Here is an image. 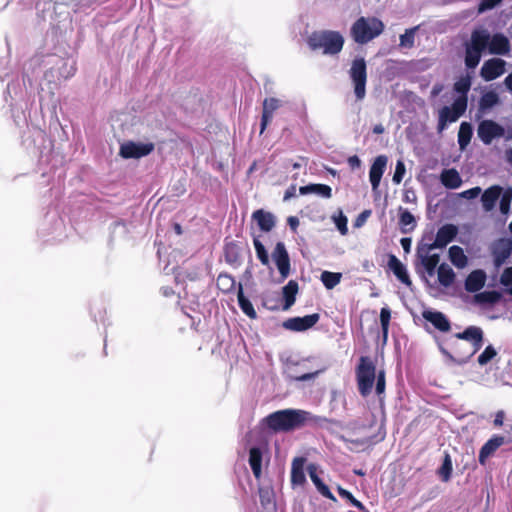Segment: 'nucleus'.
Here are the masks:
<instances>
[{
	"label": "nucleus",
	"mask_w": 512,
	"mask_h": 512,
	"mask_svg": "<svg viewBox=\"0 0 512 512\" xmlns=\"http://www.w3.org/2000/svg\"><path fill=\"white\" fill-rule=\"evenodd\" d=\"M483 343V330L478 326H468L462 332L454 334L451 343L453 352H450L443 344H439V349L453 362L465 364L482 348Z\"/></svg>",
	"instance_id": "obj_1"
},
{
	"label": "nucleus",
	"mask_w": 512,
	"mask_h": 512,
	"mask_svg": "<svg viewBox=\"0 0 512 512\" xmlns=\"http://www.w3.org/2000/svg\"><path fill=\"white\" fill-rule=\"evenodd\" d=\"M310 416L309 412L296 409L275 411L264 418L266 426L275 432H288L302 427Z\"/></svg>",
	"instance_id": "obj_2"
},
{
	"label": "nucleus",
	"mask_w": 512,
	"mask_h": 512,
	"mask_svg": "<svg viewBox=\"0 0 512 512\" xmlns=\"http://www.w3.org/2000/svg\"><path fill=\"white\" fill-rule=\"evenodd\" d=\"M307 44L313 51L322 49L325 55H336L343 49L344 38L338 31H314L308 37Z\"/></svg>",
	"instance_id": "obj_3"
},
{
	"label": "nucleus",
	"mask_w": 512,
	"mask_h": 512,
	"mask_svg": "<svg viewBox=\"0 0 512 512\" xmlns=\"http://www.w3.org/2000/svg\"><path fill=\"white\" fill-rule=\"evenodd\" d=\"M426 239L431 240V236H423L417 244L414 268L416 273L428 282L426 274L429 277H433L435 275L436 268L440 262V255L437 253H431L434 249H428V246H426Z\"/></svg>",
	"instance_id": "obj_4"
},
{
	"label": "nucleus",
	"mask_w": 512,
	"mask_h": 512,
	"mask_svg": "<svg viewBox=\"0 0 512 512\" xmlns=\"http://www.w3.org/2000/svg\"><path fill=\"white\" fill-rule=\"evenodd\" d=\"M384 30V24L376 17H360L351 27V36L358 44H366L378 37Z\"/></svg>",
	"instance_id": "obj_5"
},
{
	"label": "nucleus",
	"mask_w": 512,
	"mask_h": 512,
	"mask_svg": "<svg viewBox=\"0 0 512 512\" xmlns=\"http://www.w3.org/2000/svg\"><path fill=\"white\" fill-rule=\"evenodd\" d=\"M376 377V367L367 356L360 358L356 368V379L361 396L366 397L372 392Z\"/></svg>",
	"instance_id": "obj_6"
},
{
	"label": "nucleus",
	"mask_w": 512,
	"mask_h": 512,
	"mask_svg": "<svg viewBox=\"0 0 512 512\" xmlns=\"http://www.w3.org/2000/svg\"><path fill=\"white\" fill-rule=\"evenodd\" d=\"M466 103L463 99H454L451 106H444L439 110L437 132L443 133L449 124L456 122L465 112Z\"/></svg>",
	"instance_id": "obj_7"
},
{
	"label": "nucleus",
	"mask_w": 512,
	"mask_h": 512,
	"mask_svg": "<svg viewBox=\"0 0 512 512\" xmlns=\"http://www.w3.org/2000/svg\"><path fill=\"white\" fill-rule=\"evenodd\" d=\"M349 76L354 85V93L358 100L366 95L367 65L364 58H355L349 70Z\"/></svg>",
	"instance_id": "obj_8"
},
{
	"label": "nucleus",
	"mask_w": 512,
	"mask_h": 512,
	"mask_svg": "<svg viewBox=\"0 0 512 512\" xmlns=\"http://www.w3.org/2000/svg\"><path fill=\"white\" fill-rule=\"evenodd\" d=\"M154 149L152 142L126 141L120 145L119 155L124 159H140L151 154Z\"/></svg>",
	"instance_id": "obj_9"
},
{
	"label": "nucleus",
	"mask_w": 512,
	"mask_h": 512,
	"mask_svg": "<svg viewBox=\"0 0 512 512\" xmlns=\"http://www.w3.org/2000/svg\"><path fill=\"white\" fill-rule=\"evenodd\" d=\"M477 135L483 144L490 145L494 139L504 137L505 128L494 120L484 119L478 124Z\"/></svg>",
	"instance_id": "obj_10"
},
{
	"label": "nucleus",
	"mask_w": 512,
	"mask_h": 512,
	"mask_svg": "<svg viewBox=\"0 0 512 512\" xmlns=\"http://www.w3.org/2000/svg\"><path fill=\"white\" fill-rule=\"evenodd\" d=\"M490 252L493 257V264L495 268L499 269L511 256L512 239L499 238L495 240L490 246Z\"/></svg>",
	"instance_id": "obj_11"
},
{
	"label": "nucleus",
	"mask_w": 512,
	"mask_h": 512,
	"mask_svg": "<svg viewBox=\"0 0 512 512\" xmlns=\"http://www.w3.org/2000/svg\"><path fill=\"white\" fill-rule=\"evenodd\" d=\"M458 231L456 225L444 224L438 229L435 239L432 242H426V246L428 249H443L456 238Z\"/></svg>",
	"instance_id": "obj_12"
},
{
	"label": "nucleus",
	"mask_w": 512,
	"mask_h": 512,
	"mask_svg": "<svg viewBox=\"0 0 512 512\" xmlns=\"http://www.w3.org/2000/svg\"><path fill=\"white\" fill-rule=\"evenodd\" d=\"M299 368L303 370L304 363L289 361L286 364V368L284 371L286 379L296 382H306L315 379L320 373L325 371V368H322L314 372L300 373Z\"/></svg>",
	"instance_id": "obj_13"
},
{
	"label": "nucleus",
	"mask_w": 512,
	"mask_h": 512,
	"mask_svg": "<svg viewBox=\"0 0 512 512\" xmlns=\"http://www.w3.org/2000/svg\"><path fill=\"white\" fill-rule=\"evenodd\" d=\"M272 259L281 275V280H285L290 274V257L283 242H277L272 252Z\"/></svg>",
	"instance_id": "obj_14"
},
{
	"label": "nucleus",
	"mask_w": 512,
	"mask_h": 512,
	"mask_svg": "<svg viewBox=\"0 0 512 512\" xmlns=\"http://www.w3.org/2000/svg\"><path fill=\"white\" fill-rule=\"evenodd\" d=\"M506 71V61L501 58H491L486 60L481 69L480 76L483 80L489 82L497 79Z\"/></svg>",
	"instance_id": "obj_15"
},
{
	"label": "nucleus",
	"mask_w": 512,
	"mask_h": 512,
	"mask_svg": "<svg viewBox=\"0 0 512 512\" xmlns=\"http://www.w3.org/2000/svg\"><path fill=\"white\" fill-rule=\"evenodd\" d=\"M320 319L318 313L305 315L303 317H292L283 322V327L291 331H306L312 328Z\"/></svg>",
	"instance_id": "obj_16"
},
{
	"label": "nucleus",
	"mask_w": 512,
	"mask_h": 512,
	"mask_svg": "<svg viewBox=\"0 0 512 512\" xmlns=\"http://www.w3.org/2000/svg\"><path fill=\"white\" fill-rule=\"evenodd\" d=\"M423 319L432 324V326L440 332H448L451 329V322L447 316L437 310L425 309L422 312Z\"/></svg>",
	"instance_id": "obj_17"
},
{
	"label": "nucleus",
	"mask_w": 512,
	"mask_h": 512,
	"mask_svg": "<svg viewBox=\"0 0 512 512\" xmlns=\"http://www.w3.org/2000/svg\"><path fill=\"white\" fill-rule=\"evenodd\" d=\"M387 265L389 270L402 284L407 287H411L412 281L410 279L407 267L395 255H389Z\"/></svg>",
	"instance_id": "obj_18"
},
{
	"label": "nucleus",
	"mask_w": 512,
	"mask_h": 512,
	"mask_svg": "<svg viewBox=\"0 0 512 512\" xmlns=\"http://www.w3.org/2000/svg\"><path fill=\"white\" fill-rule=\"evenodd\" d=\"M505 437L493 435L480 449L478 461L481 465H485L487 459L503 444L508 443Z\"/></svg>",
	"instance_id": "obj_19"
},
{
	"label": "nucleus",
	"mask_w": 512,
	"mask_h": 512,
	"mask_svg": "<svg viewBox=\"0 0 512 512\" xmlns=\"http://www.w3.org/2000/svg\"><path fill=\"white\" fill-rule=\"evenodd\" d=\"M387 161L388 159L385 155H379L374 159L370 167L369 180L373 190H376L380 185V181L384 174Z\"/></svg>",
	"instance_id": "obj_20"
},
{
	"label": "nucleus",
	"mask_w": 512,
	"mask_h": 512,
	"mask_svg": "<svg viewBox=\"0 0 512 512\" xmlns=\"http://www.w3.org/2000/svg\"><path fill=\"white\" fill-rule=\"evenodd\" d=\"M481 203L485 212H491L502 195V186L492 185L481 192Z\"/></svg>",
	"instance_id": "obj_21"
},
{
	"label": "nucleus",
	"mask_w": 512,
	"mask_h": 512,
	"mask_svg": "<svg viewBox=\"0 0 512 512\" xmlns=\"http://www.w3.org/2000/svg\"><path fill=\"white\" fill-rule=\"evenodd\" d=\"M282 106V101L270 97L265 98L263 101V111H262V117H261V123H260V133H263L268 125V123L273 118V113L276 111L279 107Z\"/></svg>",
	"instance_id": "obj_22"
},
{
	"label": "nucleus",
	"mask_w": 512,
	"mask_h": 512,
	"mask_svg": "<svg viewBox=\"0 0 512 512\" xmlns=\"http://www.w3.org/2000/svg\"><path fill=\"white\" fill-rule=\"evenodd\" d=\"M489 52L494 55H507L510 52V41L502 33H496L490 36Z\"/></svg>",
	"instance_id": "obj_23"
},
{
	"label": "nucleus",
	"mask_w": 512,
	"mask_h": 512,
	"mask_svg": "<svg viewBox=\"0 0 512 512\" xmlns=\"http://www.w3.org/2000/svg\"><path fill=\"white\" fill-rule=\"evenodd\" d=\"M486 281V274L483 270L472 271L464 282V287L467 292L475 293L483 288Z\"/></svg>",
	"instance_id": "obj_24"
},
{
	"label": "nucleus",
	"mask_w": 512,
	"mask_h": 512,
	"mask_svg": "<svg viewBox=\"0 0 512 512\" xmlns=\"http://www.w3.org/2000/svg\"><path fill=\"white\" fill-rule=\"evenodd\" d=\"M252 219L257 222L259 229L263 232H270L275 224L276 218L271 212L259 209L253 212Z\"/></svg>",
	"instance_id": "obj_25"
},
{
	"label": "nucleus",
	"mask_w": 512,
	"mask_h": 512,
	"mask_svg": "<svg viewBox=\"0 0 512 512\" xmlns=\"http://www.w3.org/2000/svg\"><path fill=\"white\" fill-rule=\"evenodd\" d=\"M263 448L260 446H252L249 449V465L256 479H260L262 475Z\"/></svg>",
	"instance_id": "obj_26"
},
{
	"label": "nucleus",
	"mask_w": 512,
	"mask_h": 512,
	"mask_svg": "<svg viewBox=\"0 0 512 512\" xmlns=\"http://www.w3.org/2000/svg\"><path fill=\"white\" fill-rule=\"evenodd\" d=\"M308 474L315 485L317 491L323 496L326 497L334 502L337 501L336 497L333 495V493L330 491L329 487L322 481V479L317 474L316 466L311 464L308 466Z\"/></svg>",
	"instance_id": "obj_27"
},
{
	"label": "nucleus",
	"mask_w": 512,
	"mask_h": 512,
	"mask_svg": "<svg viewBox=\"0 0 512 512\" xmlns=\"http://www.w3.org/2000/svg\"><path fill=\"white\" fill-rule=\"evenodd\" d=\"M301 195L316 194L322 198L329 199L332 197V189L326 184L310 183L299 188Z\"/></svg>",
	"instance_id": "obj_28"
},
{
	"label": "nucleus",
	"mask_w": 512,
	"mask_h": 512,
	"mask_svg": "<svg viewBox=\"0 0 512 512\" xmlns=\"http://www.w3.org/2000/svg\"><path fill=\"white\" fill-rule=\"evenodd\" d=\"M224 258L227 264L238 267L241 264V248L234 242H228L224 246Z\"/></svg>",
	"instance_id": "obj_29"
},
{
	"label": "nucleus",
	"mask_w": 512,
	"mask_h": 512,
	"mask_svg": "<svg viewBox=\"0 0 512 512\" xmlns=\"http://www.w3.org/2000/svg\"><path fill=\"white\" fill-rule=\"evenodd\" d=\"M304 457H296L293 459L291 467V483L292 485H303L306 482L304 473Z\"/></svg>",
	"instance_id": "obj_30"
},
{
	"label": "nucleus",
	"mask_w": 512,
	"mask_h": 512,
	"mask_svg": "<svg viewBox=\"0 0 512 512\" xmlns=\"http://www.w3.org/2000/svg\"><path fill=\"white\" fill-rule=\"evenodd\" d=\"M440 181L447 189H456L462 184L460 174L454 168L444 169L440 174Z\"/></svg>",
	"instance_id": "obj_31"
},
{
	"label": "nucleus",
	"mask_w": 512,
	"mask_h": 512,
	"mask_svg": "<svg viewBox=\"0 0 512 512\" xmlns=\"http://www.w3.org/2000/svg\"><path fill=\"white\" fill-rule=\"evenodd\" d=\"M472 84V77L470 74L461 76L453 85V90L458 94L455 99H463L466 105L468 104V92Z\"/></svg>",
	"instance_id": "obj_32"
},
{
	"label": "nucleus",
	"mask_w": 512,
	"mask_h": 512,
	"mask_svg": "<svg viewBox=\"0 0 512 512\" xmlns=\"http://www.w3.org/2000/svg\"><path fill=\"white\" fill-rule=\"evenodd\" d=\"M50 221L52 222V228L44 233V236H51L49 240L55 242L62 241L66 237L64 221L55 215L50 218Z\"/></svg>",
	"instance_id": "obj_33"
},
{
	"label": "nucleus",
	"mask_w": 512,
	"mask_h": 512,
	"mask_svg": "<svg viewBox=\"0 0 512 512\" xmlns=\"http://www.w3.org/2000/svg\"><path fill=\"white\" fill-rule=\"evenodd\" d=\"M237 300H238V305H239L240 309L246 316H248L250 319L257 318V313L253 307V304L245 296L241 283H239V286H238Z\"/></svg>",
	"instance_id": "obj_34"
},
{
	"label": "nucleus",
	"mask_w": 512,
	"mask_h": 512,
	"mask_svg": "<svg viewBox=\"0 0 512 512\" xmlns=\"http://www.w3.org/2000/svg\"><path fill=\"white\" fill-rule=\"evenodd\" d=\"M448 256L451 263L459 269L466 267L468 264V258L460 246H451L448 251Z\"/></svg>",
	"instance_id": "obj_35"
},
{
	"label": "nucleus",
	"mask_w": 512,
	"mask_h": 512,
	"mask_svg": "<svg viewBox=\"0 0 512 512\" xmlns=\"http://www.w3.org/2000/svg\"><path fill=\"white\" fill-rule=\"evenodd\" d=\"M490 34L486 30H475L472 33L471 41L466 43L467 46H473L474 48L484 50L489 46Z\"/></svg>",
	"instance_id": "obj_36"
},
{
	"label": "nucleus",
	"mask_w": 512,
	"mask_h": 512,
	"mask_svg": "<svg viewBox=\"0 0 512 512\" xmlns=\"http://www.w3.org/2000/svg\"><path fill=\"white\" fill-rule=\"evenodd\" d=\"M502 298V294L496 290L483 291L475 294L474 300L479 305H494Z\"/></svg>",
	"instance_id": "obj_37"
},
{
	"label": "nucleus",
	"mask_w": 512,
	"mask_h": 512,
	"mask_svg": "<svg viewBox=\"0 0 512 512\" xmlns=\"http://www.w3.org/2000/svg\"><path fill=\"white\" fill-rule=\"evenodd\" d=\"M482 51L478 48H474L473 46L465 45V57L464 62L465 66L469 70H474L480 63L482 57Z\"/></svg>",
	"instance_id": "obj_38"
},
{
	"label": "nucleus",
	"mask_w": 512,
	"mask_h": 512,
	"mask_svg": "<svg viewBox=\"0 0 512 512\" xmlns=\"http://www.w3.org/2000/svg\"><path fill=\"white\" fill-rule=\"evenodd\" d=\"M298 293V283L295 280H290L283 288L282 294L284 299V309L290 308L296 300Z\"/></svg>",
	"instance_id": "obj_39"
},
{
	"label": "nucleus",
	"mask_w": 512,
	"mask_h": 512,
	"mask_svg": "<svg viewBox=\"0 0 512 512\" xmlns=\"http://www.w3.org/2000/svg\"><path fill=\"white\" fill-rule=\"evenodd\" d=\"M500 98L499 95L491 90L483 93L479 100V111L481 113H484L490 109H492L494 106L499 104Z\"/></svg>",
	"instance_id": "obj_40"
},
{
	"label": "nucleus",
	"mask_w": 512,
	"mask_h": 512,
	"mask_svg": "<svg viewBox=\"0 0 512 512\" xmlns=\"http://www.w3.org/2000/svg\"><path fill=\"white\" fill-rule=\"evenodd\" d=\"M473 136V126L470 122H462L458 131V144L461 150L466 149Z\"/></svg>",
	"instance_id": "obj_41"
},
{
	"label": "nucleus",
	"mask_w": 512,
	"mask_h": 512,
	"mask_svg": "<svg viewBox=\"0 0 512 512\" xmlns=\"http://www.w3.org/2000/svg\"><path fill=\"white\" fill-rule=\"evenodd\" d=\"M399 224L403 233H409L416 227V219L414 215L407 209L399 208Z\"/></svg>",
	"instance_id": "obj_42"
},
{
	"label": "nucleus",
	"mask_w": 512,
	"mask_h": 512,
	"mask_svg": "<svg viewBox=\"0 0 512 512\" xmlns=\"http://www.w3.org/2000/svg\"><path fill=\"white\" fill-rule=\"evenodd\" d=\"M438 281L444 287H449L455 280V273L453 269L446 263H442L438 266Z\"/></svg>",
	"instance_id": "obj_43"
},
{
	"label": "nucleus",
	"mask_w": 512,
	"mask_h": 512,
	"mask_svg": "<svg viewBox=\"0 0 512 512\" xmlns=\"http://www.w3.org/2000/svg\"><path fill=\"white\" fill-rule=\"evenodd\" d=\"M217 287L223 293H230L234 290L236 281L233 276L228 273H220L217 278Z\"/></svg>",
	"instance_id": "obj_44"
},
{
	"label": "nucleus",
	"mask_w": 512,
	"mask_h": 512,
	"mask_svg": "<svg viewBox=\"0 0 512 512\" xmlns=\"http://www.w3.org/2000/svg\"><path fill=\"white\" fill-rule=\"evenodd\" d=\"M342 274L339 272L323 271L320 280L326 289L331 290L341 281Z\"/></svg>",
	"instance_id": "obj_45"
},
{
	"label": "nucleus",
	"mask_w": 512,
	"mask_h": 512,
	"mask_svg": "<svg viewBox=\"0 0 512 512\" xmlns=\"http://www.w3.org/2000/svg\"><path fill=\"white\" fill-rule=\"evenodd\" d=\"M259 498L263 508L267 509L274 505V491L269 486L259 487Z\"/></svg>",
	"instance_id": "obj_46"
},
{
	"label": "nucleus",
	"mask_w": 512,
	"mask_h": 512,
	"mask_svg": "<svg viewBox=\"0 0 512 512\" xmlns=\"http://www.w3.org/2000/svg\"><path fill=\"white\" fill-rule=\"evenodd\" d=\"M331 219L334 222V224H335L336 228L338 229V231L340 232V234L343 235V236L347 235V233H348V226H347L348 219L344 215L343 211L341 209H339L337 212H335L331 216Z\"/></svg>",
	"instance_id": "obj_47"
},
{
	"label": "nucleus",
	"mask_w": 512,
	"mask_h": 512,
	"mask_svg": "<svg viewBox=\"0 0 512 512\" xmlns=\"http://www.w3.org/2000/svg\"><path fill=\"white\" fill-rule=\"evenodd\" d=\"M253 245H254L256 255H257V258L259 259V261L263 265L268 266L270 264L268 251L266 250L265 246L263 245V243L260 241V239L258 237H254Z\"/></svg>",
	"instance_id": "obj_48"
},
{
	"label": "nucleus",
	"mask_w": 512,
	"mask_h": 512,
	"mask_svg": "<svg viewBox=\"0 0 512 512\" xmlns=\"http://www.w3.org/2000/svg\"><path fill=\"white\" fill-rule=\"evenodd\" d=\"M337 491H338V494H339L342 498H344V499L348 500V501H349V502H350L354 507H356L357 509H359V510H361V511L368 512V510H367V509H366V507L362 504V502H360L359 500H357V499L353 496V494H352L350 491H348V490H346V489L342 488L341 486H338Z\"/></svg>",
	"instance_id": "obj_49"
},
{
	"label": "nucleus",
	"mask_w": 512,
	"mask_h": 512,
	"mask_svg": "<svg viewBox=\"0 0 512 512\" xmlns=\"http://www.w3.org/2000/svg\"><path fill=\"white\" fill-rule=\"evenodd\" d=\"M415 30L416 28L406 29L403 34L400 35V46L404 48H412L415 42Z\"/></svg>",
	"instance_id": "obj_50"
},
{
	"label": "nucleus",
	"mask_w": 512,
	"mask_h": 512,
	"mask_svg": "<svg viewBox=\"0 0 512 512\" xmlns=\"http://www.w3.org/2000/svg\"><path fill=\"white\" fill-rule=\"evenodd\" d=\"M497 355L496 349L492 345H488L484 351L478 356V363L483 366L489 363Z\"/></svg>",
	"instance_id": "obj_51"
},
{
	"label": "nucleus",
	"mask_w": 512,
	"mask_h": 512,
	"mask_svg": "<svg viewBox=\"0 0 512 512\" xmlns=\"http://www.w3.org/2000/svg\"><path fill=\"white\" fill-rule=\"evenodd\" d=\"M406 173V167L402 160H398L396 162L395 171L392 177V181L394 184H400L404 178Z\"/></svg>",
	"instance_id": "obj_52"
},
{
	"label": "nucleus",
	"mask_w": 512,
	"mask_h": 512,
	"mask_svg": "<svg viewBox=\"0 0 512 512\" xmlns=\"http://www.w3.org/2000/svg\"><path fill=\"white\" fill-rule=\"evenodd\" d=\"M439 474L441 475L443 481H448L450 479L452 474V463L449 455L445 456L443 464L439 470Z\"/></svg>",
	"instance_id": "obj_53"
},
{
	"label": "nucleus",
	"mask_w": 512,
	"mask_h": 512,
	"mask_svg": "<svg viewBox=\"0 0 512 512\" xmlns=\"http://www.w3.org/2000/svg\"><path fill=\"white\" fill-rule=\"evenodd\" d=\"M503 0H480L478 4V13H484L489 10L494 9L498 5H500Z\"/></svg>",
	"instance_id": "obj_54"
},
{
	"label": "nucleus",
	"mask_w": 512,
	"mask_h": 512,
	"mask_svg": "<svg viewBox=\"0 0 512 512\" xmlns=\"http://www.w3.org/2000/svg\"><path fill=\"white\" fill-rule=\"evenodd\" d=\"M385 371L379 370L375 377V391L378 395H381L385 391Z\"/></svg>",
	"instance_id": "obj_55"
},
{
	"label": "nucleus",
	"mask_w": 512,
	"mask_h": 512,
	"mask_svg": "<svg viewBox=\"0 0 512 512\" xmlns=\"http://www.w3.org/2000/svg\"><path fill=\"white\" fill-rule=\"evenodd\" d=\"M391 320V311L386 307H382L380 310V324L381 330H389V324Z\"/></svg>",
	"instance_id": "obj_56"
},
{
	"label": "nucleus",
	"mask_w": 512,
	"mask_h": 512,
	"mask_svg": "<svg viewBox=\"0 0 512 512\" xmlns=\"http://www.w3.org/2000/svg\"><path fill=\"white\" fill-rule=\"evenodd\" d=\"M500 283L509 288V292L512 294V267H507L504 269L501 277Z\"/></svg>",
	"instance_id": "obj_57"
},
{
	"label": "nucleus",
	"mask_w": 512,
	"mask_h": 512,
	"mask_svg": "<svg viewBox=\"0 0 512 512\" xmlns=\"http://www.w3.org/2000/svg\"><path fill=\"white\" fill-rule=\"evenodd\" d=\"M18 90L21 91L20 84L12 81L7 85L6 94L9 95L11 100H17Z\"/></svg>",
	"instance_id": "obj_58"
},
{
	"label": "nucleus",
	"mask_w": 512,
	"mask_h": 512,
	"mask_svg": "<svg viewBox=\"0 0 512 512\" xmlns=\"http://www.w3.org/2000/svg\"><path fill=\"white\" fill-rule=\"evenodd\" d=\"M481 192H482L481 188L479 186H476V187H473V188L463 191L460 194V196L465 199L472 200V199L477 198L481 194Z\"/></svg>",
	"instance_id": "obj_59"
},
{
	"label": "nucleus",
	"mask_w": 512,
	"mask_h": 512,
	"mask_svg": "<svg viewBox=\"0 0 512 512\" xmlns=\"http://www.w3.org/2000/svg\"><path fill=\"white\" fill-rule=\"evenodd\" d=\"M371 214V211L370 210H364L362 211L358 216L357 218L355 219L353 225L355 228H360L362 227L365 222L367 221L368 217L370 216Z\"/></svg>",
	"instance_id": "obj_60"
},
{
	"label": "nucleus",
	"mask_w": 512,
	"mask_h": 512,
	"mask_svg": "<svg viewBox=\"0 0 512 512\" xmlns=\"http://www.w3.org/2000/svg\"><path fill=\"white\" fill-rule=\"evenodd\" d=\"M498 201L500 213L504 216H508V214L510 213L511 203L501 198H499Z\"/></svg>",
	"instance_id": "obj_61"
},
{
	"label": "nucleus",
	"mask_w": 512,
	"mask_h": 512,
	"mask_svg": "<svg viewBox=\"0 0 512 512\" xmlns=\"http://www.w3.org/2000/svg\"><path fill=\"white\" fill-rule=\"evenodd\" d=\"M349 167L352 170L359 169L361 167V160L357 155L350 156L347 160Z\"/></svg>",
	"instance_id": "obj_62"
},
{
	"label": "nucleus",
	"mask_w": 512,
	"mask_h": 512,
	"mask_svg": "<svg viewBox=\"0 0 512 512\" xmlns=\"http://www.w3.org/2000/svg\"><path fill=\"white\" fill-rule=\"evenodd\" d=\"M296 190H297V189H296V185H295V184L290 185V186L286 189V191H285V193H284L283 200H284V201H288V200H290L291 198L296 197Z\"/></svg>",
	"instance_id": "obj_63"
},
{
	"label": "nucleus",
	"mask_w": 512,
	"mask_h": 512,
	"mask_svg": "<svg viewBox=\"0 0 512 512\" xmlns=\"http://www.w3.org/2000/svg\"><path fill=\"white\" fill-rule=\"evenodd\" d=\"M500 198L511 203V201H512V187H507L505 189L502 187V195H500Z\"/></svg>",
	"instance_id": "obj_64"
}]
</instances>
